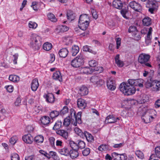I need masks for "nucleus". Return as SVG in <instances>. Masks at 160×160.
<instances>
[{
	"mask_svg": "<svg viewBox=\"0 0 160 160\" xmlns=\"http://www.w3.org/2000/svg\"><path fill=\"white\" fill-rule=\"evenodd\" d=\"M112 155L114 160H130L128 158L127 156L125 153L119 154L116 152L112 153Z\"/></svg>",
	"mask_w": 160,
	"mask_h": 160,
	"instance_id": "6",
	"label": "nucleus"
},
{
	"mask_svg": "<svg viewBox=\"0 0 160 160\" xmlns=\"http://www.w3.org/2000/svg\"><path fill=\"white\" fill-rule=\"evenodd\" d=\"M41 109V107L39 106H36L33 108V111L35 114H37L39 113Z\"/></svg>",
	"mask_w": 160,
	"mask_h": 160,
	"instance_id": "49",
	"label": "nucleus"
},
{
	"mask_svg": "<svg viewBox=\"0 0 160 160\" xmlns=\"http://www.w3.org/2000/svg\"><path fill=\"white\" fill-rule=\"evenodd\" d=\"M58 152L62 155L68 156L69 153V150L66 147H64L62 148H59Z\"/></svg>",
	"mask_w": 160,
	"mask_h": 160,
	"instance_id": "25",
	"label": "nucleus"
},
{
	"mask_svg": "<svg viewBox=\"0 0 160 160\" xmlns=\"http://www.w3.org/2000/svg\"><path fill=\"white\" fill-rule=\"evenodd\" d=\"M59 114V112L54 110L51 112L50 113V116L52 119L57 117Z\"/></svg>",
	"mask_w": 160,
	"mask_h": 160,
	"instance_id": "41",
	"label": "nucleus"
},
{
	"mask_svg": "<svg viewBox=\"0 0 160 160\" xmlns=\"http://www.w3.org/2000/svg\"><path fill=\"white\" fill-rule=\"evenodd\" d=\"M41 38L40 36L35 33L31 35L30 47L35 50H38L41 45L40 40Z\"/></svg>",
	"mask_w": 160,
	"mask_h": 160,
	"instance_id": "2",
	"label": "nucleus"
},
{
	"mask_svg": "<svg viewBox=\"0 0 160 160\" xmlns=\"http://www.w3.org/2000/svg\"><path fill=\"white\" fill-rule=\"evenodd\" d=\"M23 141L26 143L31 144L33 141V137L30 134L25 135L22 137Z\"/></svg>",
	"mask_w": 160,
	"mask_h": 160,
	"instance_id": "8",
	"label": "nucleus"
},
{
	"mask_svg": "<svg viewBox=\"0 0 160 160\" xmlns=\"http://www.w3.org/2000/svg\"><path fill=\"white\" fill-rule=\"evenodd\" d=\"M148 97L147 95H144L141 98L140 102L141 103H144L148 102Z\"/></svg>",
	"mask_w": 160,
	"mask_h": 160,
	"instance_id": "45",
	"label": "nucleus"
},
{
	"mask_svg": "<svg viewBox=\"0 0 160 160\" xmlns=\"http://www.w3.org/2000/svg\"><path fill=\"white\" fill-rule=\"evenodd\" d=\"M88 90L87 88L84 86L80 88L79 91V93L81 96H83L88 94Z\"/></svg>",
	"mask_w": 160,
	"mask_h": 160,
	"instance_id": "19",
	"label": "nucleus"
},
{
	"mask_svg": "<svg viewBox=\"0 0 160 160\" xmlns=\"http://www.w3.org/2000/svg\"><path fill=\"white\" fill-rule=\"evenodd\" d=\"M68 29V27L66 26L62 25L60 27V31L62 32H66Z\"/></svg>",
	"mask_w": 160,
	"mask_h": 160,
	"instance_id": "58",
	"label": "nucleus"
},
{
	"mask_svg": "<svg viewBox=\"0 0 160 160\" xmlns=\"http://www.w3.org/2000/svg\"><path fill=\"white\" fill-rule=\"evenodd\" d=\"M134 86H138L142 87L143 86V80L141 79H135Z\"/></svg>",
	"mask_w": 160,
	"mask_h": 160,
	"instance_id": "37",
	"label": "nucleus"
},
{
	"mask_svg": "<svg viewBox=\"0 0 160 160\" xmlns=\"http://www.w3.org/2000/svg\"><path fill=\"white\" fill-rule=\"evenodd\" d=\"M52 48V45L51 43L49 42L45 43L43 46V49L46 51H48L50 50Z\"/></svg>",
	"mask_w": 160,
	"mask_h": 160,
	"instance_id": "34",
	"label": "nucleus"
},
{
	"mask_svg": "<svg viewBox=\"0 0 160 160\" xmlns=\"http://www.w3.org/2000/svg\"><path fill=\"white\" fill-rule=\"evenodd\" d=\"M69 144L72 149L78 150V144L75 143L73 141H70L69 142Z\"/></svg>",
	"mask_w": 160,
	"mask_h": 160,
	"instance_id": "38",
	"label": "nucleus"
},
{
	"mask_svg": "<svg viewBox=\"0 0 160 160\" xmlns=\"http://www.w3.org/2000/svg\"><path fill=\"white\" fill-rule=\"evenodd\" d=\"M39 86V84L37 79L34 78L32 80L31 83V88L32 91H36Z\"/></svg>",
	"mask_w": 160,
	"mask_h": 160,
	"instance_id": "13",
	"label": "nucleus"
},
{
	"mask_svg": "<svg viewBox=\"0 0 160 160\" xmlns=\"http://www.w3.org/2000/svg\"><path fill=\"white\" fill-rule=\"evenodd\" d=\"M135 154L139 158L142 159L144 158V155L142 152L138 150L136 151Z\"/></svg>",
	"mask_w": 160,
	"mask_h": 160,
	"instance_id": "52",
	"label": "nucleus"
},
{
	"mask_svg": "<svg viewBox=\"0 0 160 160\" xmlns=\"http://www.w3.org/2000/svg\"><path fill=\"white\" fill-rule=\"evenodd\" d=\"M129 6L131 8L136 11L140 12L141 10V6L135 1L131 2L129 4Z\"/></svg>",
	"mask_w": 160,
	"mask_h": 160,
	"instance_id": "7",
	"label": "nucleus"
},
{
	"mask_svg": "<svg viewBox=\"0 0 160 160\" xmlns=\"http://www.w3.org/2000/svg\"><path fill=\"white\" fill-rule=\"evenodd\" d=\"M85 137L87 141L88 142H92L94 140L93 136L90 133L87 132H84V137Z\"/></svg>",
	"mask_w": 160,
	"mask_h": 160,
	"instance_id": "24",
	"label": "nucleus"
},
{
	"mask_svg": "<svg viewBox=\"0 0 160 160\" xmlns=\"http://www.w3.org/2000/svg\"><path fill=\"white\" fill-rule=\"evenodd\" d=\"M52 78L53 79L58 80L60 82L62 81V76L60 72L59 71L54 73L52 76Z\"/></svg>",
	"mask_w": 160,
	"mask_h": 160,
	"instance_id": "18",
	"label": "nucleus"
},
{
	"mask_svg": "<svg viewBox=\"0 0 160 160\" xmlns=\"http://www.w3.org/2000/svg\"><path fill=\"white\" fill-rule=\"evenodd\" d=\"M79 50V48L78 46L77 45H74L72 46L71 52L73 56L76 55Z\"/></svg>",
	"mask_w": 160,
	"mask_h": 160,
	"instance_id": "32",
	"label": "nucleus"
},
{
	"mask_svg": "<svg viewBox=\"0 0 160 160\" xmlns=\"http://www.w3.org/2000/svg\"><path fill=\"white\" fill-rule=\"evenodd\" d=\"M7 91L10 92H12L13 90V87L11 85H8L6 87Z\"/></svg>",
	"mask_w": 160,
	"mask_h": 160,
	"instance_id": "61",
	"label": "nucleus"
},
{
	"mask_svg": "<svg viewBox=\"0 0 160 160\" xmlns=\"http://www.w3.org/2000/svg\"><path fill=\"white\" fill-rule=\"evenodd\" d=\"M28 25L29 28L34 29L36 28L38 26L36 22L32 21H29Z\"/></svg>",
	"mask_w": 160,
	"mask_h": 160,
	"instance_id": "46",
	"label": "nucleus"
},
{
	"mask_svg": "<svg viewBox=\"0 0 160 160\" xmlns=\"http://www.w3.org/2000/svg\"><path fill=\"white\" fill-rule=\"evenodd\" d=\"M18 140L17 137L16 136L12 137L9 139V142L12 145H14Z\"/></svg>",
	"mask_w": 160,
	"mask_h": 160,
	"instance_id": "42",
	"label": "nucleus"
},
{
	"mask_svg": "<svg viewBox=\"0 0 160 160\" xmlns=\"http://www.w3.org/2000/svg\"><path fill=\"white\" fill-rule=\"evenodd\" d=\"M142 22L144 25L148 26L151 24L152 20L148 17H145L142 19Z\"/></svg>",
	"mask_w": 160,
	"mask_h": 160,
	"instance_id": "21",
	"label": "nucleus"
},
{
	"mask_svg": "<svg viewBox=\"0 0 160 160\" xmlns=\"http://www.w3.org/2000/svg\"><path fill=\"white\" fill-rule=\"evenodd\" d=\"M62 122L61 121H58L56 122L53 127V129L55 130H58L61 127Z\"/></svg>",
	"mask_w": 160,
	"mask_h": 160,
	"instance_id": "40",
	"label": "nucleus"
},
{
	"mask_svg": "<svg viewBox=\"0 0 160 160\" xmlns=\"http://www.w3.org/2000/svg\"><path fill=\"white\" fill-rule=\"evenodd\" d=\"M31 7L34 10L36 11H37L38 8V3L36 2H32Z\"/></svg>",
	"mask_w": 160,
	"mask_h": 160,
	"instance_id": "57",
	"label": "nucleus"
},
{
	"mask_svg": "<svg viewBox=\"0 0 160 160\" xmlns=\"http://www.w3.org/2000/svg\"><path fill=\"white\" fill-rule=\"evenodd\" d=\"M82 49L84 51L88 52L94 55L96 54L97 52L96 51L92 50L91 47L88 45L84 46Z\"/></svg>",
	"mask_w": 160,
	"mask_h": 160,
	"instance_id": "29",
	"label": "nucleus"
},
{
	"mask_svg": "<svg viewBox=\"0 0 160 160\" xmlns=\"http://www.w3.org/2000/svg\"><path fill=\"white\" fill-rule=\"evenodd\" d=\"M49 141L50 144L53 148L55 147V138L53 137H50L49 138Z\"/></svg>",
	"mask_w": 160,
	"mask_h": 160,
	"instance_id": "51",
	"label": "nucleus"
},
{
	"mask_svg": "<svg viewBox=\"0 0 160 160\" xmlns=\"http://www.w3.org/2000/svg\"><path fill=\"white\" fill-rule=\"evenodd\" d=\"M48 19L52 22H55L57 21V19L53 14L52 13H48L47 14Z\"/></svg>",
	"mask_w": 160,
	"mask_h": 160,
	"instance_id": "30",
	"label": "nucleus"
},
{
	"mask_svg": "<svg viewBox=\"0 0 160 160\" xmlns=\"http://www.w3.org/2000/svg\"><path fill=\"white\" fill-rule=\"evenodd\" d=\"M78 149L79 148L82 149L84 148L85 147V142L82 141H79L78 142Z\"/></svg>",
	"mask_w": 160,
	"mask_h": 160,
	"instance_id": "48",
	"label": "nucleus"
},
{
	"mask_svg": "<svg viewBox=\"0 0 160 160\" xmlns=\"http://www.w3.org/2000/svg\"><path fill=\"white\" fill-rule=\"evenodd\" d=\"M150 58V56L149 54L145 53H142L139 55L138 58V61L143 66L151 67L152 66L151 64L147 62Z\"/></svg>",
	"mask_w": 160,
	"mask_h": 160,
	"instance_id": "5",
	"label": "nucleus"
},
{
	"mask_svg": "<svg viewBox=\"0 0 160 160\" xmlns=\"http://www.w3.org/2000/svg\"><path fill=\"white\" fill-rule=\"evenodd\" d=\"M70 113V116L64 119L63 123L64 126L66 127L68 126L71 122L74 126H77L78 123L80 124L82 123L81 112H78L76 115L74 110L71 109Z\"/></svg>",
	"mask_w": 160,
	"mask_h": 160,
	"instance_id": "1",
	"label": "nucleus"
},
{
	"mask_svg": "<svg viewBox=\"0 0 160 160\" xmlns=\"http://www.w3.org/2000/svg\"><path fill=\"white\" fill-rule=\"evenodd\" d=\"M9 79L13 82H17L19 80V77L18 76L12 75L9 76Z\"/></svg>",
	"mask_w": 160,
	"mask_h": 160,
	"instance_id": "35",
	"label": "nucleus"
},
{
	"mask_svg": "<svg viewBox=\"0 0 160 160\" xmlns=\"http://www.w3.org/2000/svg\"><path fill=\"white\" fill-rule=\"evenodd\" d=\"M34 140L37 143H42L43 141L44 138L42 135H38L34 138Z\"/></svg>",
	"mask_w": 160,
	"mask_h": 160,
	"instance_id": "31",
	"label": "nucleus"
},
{
	"mask_svg": "<svg viewBox=\"0 0 160 160\" xmlns=\"http://www.w3.org/2000/svg\"><path fill=\"white\" fill-rule=\"evenodd\" d=\"M43 97L46 101L48 103H52L54 101L55 98L54 95L50 93L45 94L43 95Z\"/></svg>",
	"mask_w": 160,
	"mask_h": 160,
	"instance_id": "9",
	"label": "nucleus"
},
{
	"mask_svg": "<svg viewBox=\"0 0 160 160\" xmlns=\"http://www.w3.org/2000/svg\"><path fill=\"white\" fill-rule=\"evenodd\" d=\"M11 160H20V158L18 155L16 153H12L11 156Z\"/></svg>",
	"mask_w": 160,
	"mask_h": 160,
	"instance_id": "50",
	"label": "nucleus"
},
{
	"mask_svg": "<svg viewBox=\"0 0 160 160\" xmlns=\"http://www.w3.org/2000/svg\"><path fill=\"white\" fill-rule=\"evenodd\" d=\"M90 153V150L88 148H86L82 152L83 155L84 156H87Z\"/></svg>",
	"mask_w": 160,
	"mask_h": 160,
	"instance_id": "56",
	"label": "nucleus"
},
{
	"mask_svg": "<svg viewBox=\"0 0 160 160\" xmlns=\"http://www.w3.org/2000/svg\"><path fill=\"white\" fill-rule=\"evenodd\" d=\"M68 109L67 106H64L61 110V112L63 114H65L68 112Z\"/></svg>",
	"mask_w": 160,
	"mask_h": 160,
	"instance_id": "64",
	"label": "nucleus"
},
{
	"mask_svg": "<svg viewBox=\"0 0 160 160\" xmlns=\"http://www.w3.org/2000/svg\"><path fill=\"white\" fill-rule=\"evenodd\" d=\"M87 102L85 100L82 98H79L77 100V105L79 108L84 109L87 106Z\"/></svg>",
	"mask_w": 160,
	"mask_h": 160,
	"instance_id": "10",
	"label": "nucleus"
},
{
	"mask_svg": "<svg viewBox=\"0 0 160 160\" xmlns=\"http://www.w3.org/2000/svg\"><path fill=\"white\" fill-rule=\"evenodd\" d=\"M90 19L87 15L83 14L80 16L78 22H90Z\"/></svg>",
	"mask_w": 160,
	"mask_h": 160,
	"instance_id": "20",
	"label": "nucleus"
},
{
	"mask_svg": "<svg viewBox=\"0 0 160 160\" xmlns=\"http://www.w3.org/2000/svg\"><path fill=\"white\" fill-rule=\"evenodd\" d=\"M154 85L156 86V88H155L154 91L157 92L160 90V82L157 81H154Z\"/></svg>",
	"mask_w": 160,
	"mask_h": 160,
	"instance_id": "43",
	"label": "nucleus"
},
{
	"mask_svg": "<svg viewBox=\"0 0 160 160\" xmlns=\"http://www.w3.org/2000/svg\"><path fill=\"white\" fill-rule=\"evenodd\" d=\"M99 78L97 76H93L91 78L90 81L94 84H96Z\"/></svg>",
	"mask_w": 160,
	"mask_h": 160,
	"instance_id": "54",
	"label": "nucleus"
},
{
	"mask_svg": "<svg viewBox=\"0 0 160 160\" xmlns=\"http://www.w3.org/2000/svg\"><path fill=\"white\" fill-rule=\"evenodd\" d=\"M117 49H118L121 45V39L120 38H116Z\"/></svg>",
	"mask_w": 160,
	"mask_h": 160,
	"instance_id": "59",
	"label": "nucleus"
},
{
	"mask_svg": "<svg viewBox=\"0 0 160 160\" xmlns=\"http://www.w3.org/2000/svg\"><path fill=\"white\" fill-rule=\"evenodd\" d=\"M107 86L108 88L111 90H114L116 88L114 81L110 79L107 81Z\"/></svg>",
	"mask_w": 160,
	"mask_h": 160,
	"instance_id": "16",
	"label": "nucleus"
},
{
	"mask_svg": "<svg viewBox=\"0 0 160 160\" xmlns=\"http://www.w3.org/2000/svg\"><path fill=\"white\" fill-rule=\"evenodd\" d=\"M64 145L63 142L62 140L58 139L56 140V145L58 148H61L63 147Z\"/></svg>",
	"mask_w": 160,
	"mask_h": 160,
	"instance_id": "47",
	"label": "nucleus"
},
{
	"mask_svg": "<svg viewBox=\"0 0 160 160\" xmlns=\"http://www.w3.org/2000/svg\"><path fill=\"white\" fill-rule=\"evenodd\" d=\"M119 89L124 94L127 96L133 94L136 92V89L134 87L128 86L124 82L120 84Z\"/></svg>",
	"mask_w": 160,
	"mask_h": 160,
	"instance_id": "3",
	"label": "nucleus"
},
{
	"mask_svg": "<svg viewBox=\"0 0 160 160\" xmlns=\"http://www.w3.org/2000/svg\"><path fill=\"white\" fill-rule=\"evenodd\" d=\"M155 154L156 157L160 158V146L157 147L155 149Z\"/></svg>",
	"mask_w": 160,
	"mask_h": 160,
	"instance_id": "44",
	"label": "nucleus"
},
{
	"mask_svg": "<svg viewBox=\"0 0 160 160\" xmlns=\"http://www.w3.org/2000/svg\"><path fill=\"white\" fill-rule=\"evenodd\" d=\"M68 51L67 49L65 48L61 49L59 52L60 56L63 58H65L68 55Z\"/></svg>",
	"mask_w": 160,
	"mask_h": 160,
	"instance_id": "22",
	"label": "nucleus"
},
{
	"mask_svg": "<svg viewBox=\"0 0 160 160\" xmlns=\"http://www.w3.org/2000/svg\"><path fill=\"white\" fill-rule=\"evenodd\" d=\"M98 149L100 151L104 152L108 150L109 147L108 145L105 144H102L98 147Z\"/></svg>",
	"mask_w": 160,
	"mask_h": 160,
	"instance_id": "33",
	"label": "nucleus"
},
{
	"mask_svg": "<svg viewBox=\"0 0 160 160\" xmlns=\"http://www.w3.org/2000/svg\"><path fill=\"white\" fill-rule=\"evenodd\" d=\"M120 55L119 54H117L115 58V61L116 63L117 64V66L119 67H122L124 65V63L123 61H121L119 59Z\"/></svg>",
	"mask_w": 160,
	"mask_h": 160,
	"instance_id": "26",
	"label": "nucleus"
},
{
	"mask_svg": "<svg viewBox=\"0 0 160 160\" xmlns=\"http://www.w3.org/2000/svg\"><path fill=\"white\" fill-rule=\"evenodd\" d=\"M154 81H147L145 84V86L147 88H151L152 87V85H154Z\"/></svg>",
	"mask_w": 160,
	"mask_h": 160,
	"instance_id": "39",
	"label": "nucleus"
},
{
	"mask_svg": "<svg viewBox=\"0 0 160 160\" xmlns=\"http://www.w3.org/2000/svg\"><path fill=\"white\" fill-rule=\"evenodd\" d=\"M155 132L158 134H160V122L156 125Z\"/></svg>",
	"mask_w": 160,
	"mask_h": 160,
	"instance_id": "63",
	"label": "nucleus"
},
{
	"mask_svg": "<svg viewBox=\"0 0 160 160\" xmlns=\"http://www.w3.org/2000/svg\"><path fill=\"white\" fill-rule=\"evenodd\" d=\"M74 131L79 136L81 137L84 138V133L82 131V130L78 127L75 128H74Z\"/></svg>",
	"mask_w": 160,
	"mask_h": 160,
	"instance_id": "36",
	"label": "nucleus"
},
{
	"mask_svg": "<svg viewBox=\"0 0 160 160\" xmlns=\"http://www.w3.org/2000/svg\"><path fill=\"white\" fill-rule=\"evenodd\" d=\"M81 72L84 74H90L93 72V70L90 68L85 67L81 69Z\"/></svg>",
	"mask_w": 160,
	"mask_h": 160,
	"instance_id": "28",
	"label": "nucleus"
},
{
	"mask_svg": "<svg viewBox=\"0 0 160 160\" xmlns=\"http://www.w3.org/2000/svg\"><path fill=\"white\" fill-rule=\"evenodd\" d=\"M84 61V55L82 53H80L72 61L71 64L73 67L78 68L83 64Z\"/></svg>",
	"mask_w": 160,
	"mask_h": 160,
	"instance_id": "4",
	"label": "nucleus"
},
{
	"mask_svg": "<svg viewBox=\"0 0 160 160\" xmlns=\"http://www.w3.org/2000/svg\"><path fill=\"white\" fill-rule=\"evenodd\" d=\"M124 145L123 143H120L119 144H114L112 146V147L115 148H119L122 147Z\"/></svg>",
	"mask_w": 160,
	"mask_h": 160,
	"instance_id": "62",
	"label": "nucleus"
},
{
	"mask_svg": "<svg viewBox=\"0 0 160 160\" xmlns=\"http://www.w3.org/2000/svg\"><path fill=\"white\" fill-rule=\"evenodd\" d=\"M56 133L62 136L65 139H67L68 137V133L67 131L63 129H60L57 130Z\"/></svg>",
	"mask_w": 160,
	"mask_h": 160,
	"instance_id": "12",
	"label": "nucleus"
},
{
	"mask_svg": "<svg viewBox=\"0 0 160 160\" xmlns=\"http://www.w3.org/2000/svg\"><path fill=\"white\" fill-rule=\"evenodd\" d=\"M117 120H119V118H116L113 116L109 115L106 117L105 122L106 123H114L117 122Z\"/></svg>",
	"mask_w": 160,
	"mask_h": 160,
	"instance_id": "11",
	"label": "nucleus"
},
{
	"mask_svg": "<svg viewBox=\"0 0 160 160\" xmlns=\"http://www.w3.org/2000/svg\"><path fill=\"white\" fill-rule=\"evenodd\" d=\"M152 28L150 27L149 28L147 37L145 38V42L147 45H149L151 43V34L152 32Z\"/></svg>",
	"mask_w": 160,
	"mask_h": 160,
	"instance_id": "14",
	"label": "nucleus"
},
{
	"mask_svg": "<svg viewBox=\"0 0 160 160\" xmlns=\"http://www.w3.org/2000/svg\"><path fill=\"white\" fill-rule=\"evenodd\" d=\"M150 118H151L152 119L153 118L152 116H148L145 117L144 118H143V119L144 120L145 122L147 123L151 122Z\"/></svg>",
	"mask_w": 160,
	"mask_h": 160,
	"instance_id": "53",
	"label": "nucleus"
},
{
	"mask_svg": "<svg viewBox=\"0 0 160 160\" xmlns=\"http://www.w3.org/2000/svg\"><path fill=\"white\" fill-rule=\"evenodd\" d=\"M70 157L72 158H77L79 155L78 150L71 149L69 151Z\"/></svg>",
	"mask_w": 160,
	"mask_h": 160,
	"instance_id": "27",
	"label": "nucleus"
},
{
	"mask_svg": "<svg viewBox=\"0 0 160 160\" xmlns=\"http://www.w3.org/2000/svg\"><path fill=\"white\" fill-rule=\"evenodd\" d=\"M112 5L115 8L119 9H122L123 6L122 3L120 0H115L113 1Z\"/></svg>",
	"mask_w": 160,
	"mask_h": 160,
	"instance_id": "17",
	"label": "nucleus"
},
{
	"mask_svg": "<svg viewBox=\"0 0 160 160\" xmlns=\"http://www.w3.org/2000/svg\"><path fill=\"white\" fill-rule=\"evenodd\" d=\"M89 23V22H78V26L81 29L85 30L88 28Z\"/></svg>",
	"mask_w": 160,
	"mask_h": 160,
	"instance_id": "15",
	"label": "nucleus"
},
{
	"mask_svg": "<svg viewBox=\"0 0 160 160\" xmlns=\"http://www.w3.org/2000/svg\"><path fill=\"white\" fill-rule=\"evenodd\" d=\"M89 64L91 67H95L97 65V62L95 60H91L89 62Z\"/></svg>",
	"mask_w": 160,
	"mask_h": 160,
	"instance_id": "55",
	"label": "nucleus"
},
{
	"mask_svg": "<svg viewBox=\"0 0 160 160\" xmlns=\"http://www.w3.org/2000/svg\"><path fill=\"white\" fill-rule=\"evenodd\" d=\"M40 121L42 124L48 125L50 122L51 119L49 117L45 116L41 118Z\"/></svg>",
	"mask_w": 160,
	"mask_h": 160,
	"instance_id": "23",
	"label": "nucleus"
},
{
	"mask_svg": "<svg viewBox=\"0 0 160 160\" xmlns=\"http://www.w3.org/2000/svg\"><path fill=\"white\" fill-rule=\"evenodd\" d=\"M128 31L129 32H135L137 31L136 28L134 26H130L129 28Z\"/></svg>",
	"mask_w": 160,
	"mask_h": 160,
	"instance_id": "60",
	"label": "nucleus"
}]
</instances>
